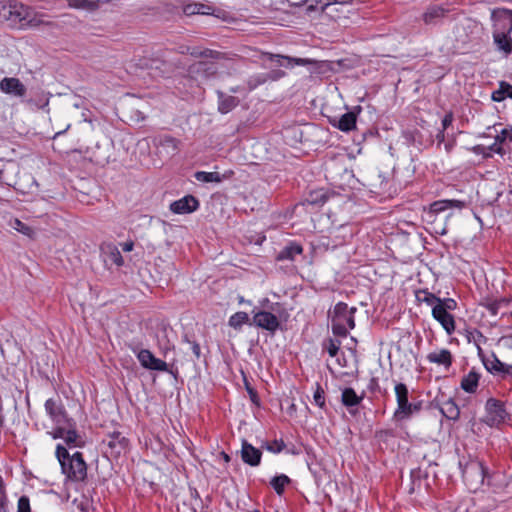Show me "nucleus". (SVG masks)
Returning a JSON list of instances; mask_svg holds the SVG:
<instances>
[{"label": "nucleus", "instance_id": "1", "mask_svg": "<svg viewBox=\"0 0 512 512\" xmlns=\"http://www.w3.org/2000/svg\"><path fill=\"white\" fill-rule=\"evenodd\" d=\"M464 201L460 200H438L424 209L423 219L431 225L434 233L444 235L447 233V220L453 216L452 209H462Z\"/></svg>", "mask_w": 512, "mask_h": 512}, {"label": "nucleus", "instance_id": "2", "mask_svg": "<svg viewBox=\"0 0 512 512\" xmlns=\"http://www.w3.org/2000/svg\"><path fill=\"white\" fill-rule=\"evenodd\" d=\"M55 454L67 479L73 482H83L86 479L87 465L81 452L70 455L62 444H58Z\"/></svg>", "mask_w": 512, "mask_h": 512}, {"label": "nucleus", "instance_id": "3", "mask_svg": "<svg viewBox=\"0 0 512 512\" xmlns=\"http://www.w3.org/2000/svg\"><path fill=\"white\" fill-rule=\"evenodd\" d=\"M494 21L493 40L498 49L506 54L512 53V39L508 36L512 32V10L498 9L493 11Z\"/></svg>", "mask_w": 512, "mask_h": 512}, {"label": "nucleus", "instance_id": "4", "mask_svg": "<svg viewBox=\"0 0 512 512\" xmlns=\"http://www.w3.org/2000/svg\"><path fill=\"white\" fill-rule=\"evenodd\" d=\"M356 308H349L344 302H339L334 307L332 317V331L335 335L345 337L349 329L355 326L354 313Z\"/></svg>", "mask_w": 512, "mask_h": 512}, {"label": "nucleus", "instance_id": "5", "mask_svg": "<svg viewBox=\"0 0 512 512\" xmlns=\"http://www.w3.org/2000/svg\"><path fill=\"white\" fill-rule=\"evenodd\" d=\"M395 396L397 408L394 411L393 418L397 421H402L410 418L414 413L421 410L422 403H411L408 400L409 391L404 383H397L395 385Z\"/></svg>", "mask_w": 512, "mask_h": 512}, {"label": "nucleus", "instance_id": "6", "mask_svg": "<svg viewBox=\"0 0 512 512\" xmlns=\"http://www.w3.org/2000/svg\"><path fill=\"white\" fill-rule=\"evenodd\" d=\"M30 16L31 13L28 7L11 0L2 22H6L12 28L22 29L31 23Z\"/></svg>", "mask_w": 512, "mask_h": 512}, {"label": "nucleus", "instance_id": "7", "mask_svg": "<svg viewBox=\"0 0 512 512\" xmlns=\"http://www.w3.org/2000/svg\"><path fill=\"white\" fill-rule=\"evenodd\" d=\"M45 412L51 422L54 424L53 429H58L67 424L70 426L73 418L69 417L65 406L60 398H49L44 404Z\"/></svg>", "mask_w": 512, "mask_h": 512}, {"label": "nucleus", "instance_id": "8", "mask_svg": "<svg viewBox=\"0 0 512 512\" xmlns=\"http://www.w3.org/2000/svg\"><path fill=\"white\" fill-rule=\"evenodd\" d=\"M138 65L144 69L156 70L162 76L169 75L178 67L175 62L166 59L165 52L143 57L139 59Z\"/></svg>", "mask_w": 512, "mask_h": 512}, {"label": "nucleus", "instance_id": "9", "mask_svg": "<svg viewBox=\"0 0 512 512\" xmlns=\"http://www.w3.org/2000/svg\"><path fill=\"white\" fill-rule=\"evenodd\" d=\"M486 418L484 422L490 427H498L509 417L505 404L495 398H489L485 404Z\"/></svg>", "mask_w": 512, "mask_h": 512}, {"label": "nucleus", "instance_id": "10", "mask_svg": "<svg viewBox=\"0 0 512 512\" xmlns=\"http://www.w3.org/2000/svg\"><path fill=\"white\" fill-rule=\"evenodd\" d=\"M53 439H63L68 447H80L82 445L81 437L76 430V422L71 421V425L67 424L59 427L58 429H52L47 432Z\"/></svg>", "mask_w": 512, "mask_h": 512}, {"label": "nucleus", "instance_id": "11", "mask_svg": "<svg viewBox=\"0 0 512 512\" xmlns=\"http://www.w3.org/2000/svg\"><path fill=\"white\" fill-rule=\"evenodd\" d=\"M0 91L10 97L20 99L23 103L27 95L26 86L16 77H4L0 81Z\"/></svg>", "mask_w": 512, "mask_h": 512}, {"label": "nucleus", "instance_id": "12", "mask_svg": "<svg viewBox=\"0 0 512 512\" xmlns=\"http://www.w3.org/2000/svg\"><path fill=\"white\" fill-rule=\"evenodd\" d=\"M137 359L140 364L149 370L169 372L173 374V371L169 369L168 364L163 360L156 358L153 353L148 349H141L137 353Z\"/></svg>", "mask_w": 512, "mask_h": 512}, {"label": "nucleus", "instance_id": "13", "mask_svg": "<svg viewBox=\"0 0 512 512\" xmlns=\"http://www.w3.org/2000/svg\"><path fill=\"white\" fill-rule=\"evenodd\" d=\"M253 324L261 329L274 334L280 327V321L276 315L268 311H258L253 315Z\"/></svg>", "mask_w": 512, "mask_h": 512}, {"label": "nucleus", "instance_id": "14", "mask_svg": "<svg viewBox=\"0 0 512 512\" xmlns=\"http://www.w3.org/2000/svg\"><path fill=\"white\" fill-rule=\"evenodd\" d=\"M362 110L361 106H356L353 111L343 114L340 118L330 119V124L343 132H350L356 128L357 114Z\"/></svg>", "mask_w": 512, "mask_h": 512}, {"label": "nucleus", "instance_id": "15", "mask_svg": "<svg viewBox=\"0 0 512 512\" xmlns=\"http://www.w3.org/2000/svg\"><path fill=\"white\" fill-rule=\"evenodd\" d=\"M483 364L488 372L498 375L501 378L512 376V364H506L500 361L495 354L491 358L483 359Z\"/></svg>", "mask_w": 512, "mask_h": 512}, {"label": "nucleus", "instance_id": "16", "mask_svg": "<svg viewBox=\"0 0 512 512\" xmlns=\"http://www.w3.org/2000/svg\"><path fill=\"white\" fill-rule=\"evenodd\" d=\"M199 200L193 195H186L170 204V210L175 214H189L199 208Z\"/></svg>", "mask_w": 512, "mask_h": 512}, {"label": "nucleus", "instance_id": "17", "mask_svg": "<svg viewBox=\"0 0 512 512\" xmlns=\"http://www.w3.org/2000/svg\"><path fill=\"white\" fill-rule=\"evenodd\" d=\"M433 318L438 321L448 335H451L455 331V320L452 314L445 309H442L440 305H434L432 309Z\"/></svg>", "mask_w": 512, "mask_h": 512}, {"label": "nucleus", "instance_id": "18", "mask_svg": "<svg viewBox=\"0 0 512 512\" xmlns=\"http://www.w3.org/2000/svg\"><path fill=\"white\" fill-rule=\"evenodd\" d=\"M103 444L107 445L110 453L113 455H120L128 447V439L120 432H113L108 434L107 438L103 440Z\"/></svg>", "mask_w": 512, "mask_h": 512}, {"label": "nucleus", "instance_id": "19", "mask_svg": "<svg viewBox=\"0 0 512 512\" xmlns=\"http://www.w3.org/2000/svg\"><path fill=\"white\" fill-rule=\"evenodd\" d=\"M262 452L255 448L246 440L242 441L241 458L242 461L250 466H258L261 462Z\"/></svg>", "mask_w": 512, "mask_h": 512}, {"label": "nucleus", "instance_id": "20", "mask_svg": "<svg viewBox=\"0 0 512 512\" xmlns=\"http://www.w3.org/2000/svg\"><path fill=\"white\" fill-rule=\"evenodd\" d=\"M485 473L486 467L480 461H472L462 470V476L465 480L474 477L480 484L484 482Z\"/></svg>", "mask_w": 512, "mask_h": 512}, {"label": "nucleus", "instance_id": "21", "mask_svg": "<svg viewBox=\"0 0 512 512\" xmlns=\"http://www.w3.org/2000/svg\"><path fill=\"white\" fill-rule=\"evenodd\" d=\"M189 73L194 77L209 78L216 74L217 67L214 63L198 61L189 67Z\"/></svg>", "mask_w": 512, "mask_h": 512}, {"label": "nucleus", "instance_id": "22", "mask_svg": "<svg viewBox=\"0 0 512 512\" xmlns=\"http://www.w3.org/2000/svg\"><path fill=\"white\" fill-rule=\"evenodd\" d=\"M426 359L430 363L443 366L446 370L452 366L453 362L452 353L448 349L432 351L426 356Z\"/></svg>", "mask_w": 512, "mask_h": 512}, {"label": "nucleus", "instance_id": "23", "mask_svg": "<svg viewBox=\"0 0 512 512\" xmlns=\"http://www.w3.org/2000/svg\"><path fill=\"white\" fill-rule=\"evenodd\" d=\"M448 13V10L440 5H431L429 6L424 14L422 15V19L425 24L431 25L438 23L441 19H443Z\"/></svg>", "mask_w": 512, "mask_h": 512}, {"label": "nucleus", "instance_id": "24", "mask_svg": "<svg viewBox=\"0 0 512 512\" xmlns=\"http://www.w3.org/2000/svg\"><path fill=\"white\" fill-rule=\"evenodd\" d=\"M218 97V111L222 114H227L233 110L238 104L239 99L232 95H227L224 92L217 90Z\"/></svg>", "mask_w": 512, "mask_h": 512}, {"label": "nucleus", "instance_id": "25", "mask_svg": "<svg viewBox=\"0 0 512 512\" xmlns=\"http://www.w3.org/2000/svg\"><path fill=\"white\" fill-rule=\"evenodd\" d=\"M364 396V392L358 395L353 388L347 387L342 390L341 403L347 408L358 406L364 399Z\"/></svg>", "mask_w": 512, "mask_h": 512}, {"label": "nucleus", "instance_id": "26", "mask_svg": "<svg viewBox=\"0 0 512 512\" xmlns=\"http://www.w3.org/2000/svg\"><path fill=\"white\" fill-rule=\"evenodd\" d=\"M270 60L277 63L279 66H284L287 68L293 67L294 65H307L311 63L309 59L304 58H292L289 56H282V55H273L270 54Z\"/></svg>", "mask_w": 512, "mask_h": 512}, {"label": "nucleus", "instance_id": "27", "mask_svg": "<svg viewBox=\"0 0 512 512\" xmlns=\"http://www.w3.org/2000/svg\"><path fill=\"white\" fill-rule=\"evenodd\" d=\"M480 374L472 369L461 380V388L467 393H474L477 390Z\"/></svg>", "mask_w": 512, "mask_h": 512}, {"label": "nucleus", "instance_id": "28", "mask_svg": "<svg viewBox=\"0 0 512 512\" xmlns=\"http://www.w3.org/2000/svg\"><path fill=\"white\" fill-rule=\"evenodd\" d=\"M183 12L187 16L196 14L210 15L214 12V8L202 3H188L184 5Z\"/></svg>", "mask_w": 512, "mask_h": 512}, {"label": "nucleus", "instance_id": "29", "mask_svg": "<svg viewBox=\"0 0 512 512\" xmlns=\"http://www.w3.org/2000/svg\"><path fill=\"white\" fill-rule=\"evenodd\" d=\"M440 411L444 417L449 420H458L460 416V409L452 398L444 401L440 406Z\"/></svg>", "mask_w": 512, "mask_h": 512}, {"label": "nucleus", "instance_id": "30", "mask_svg": "<svg viewBox=\"0 0 512 512\" xmlns=\"http://www.w3.org/2000/svg\"><path fill=\"white\" fill-rule=\"evenodd\" d=\"M507 97L512 99V85L501 81L499 88L492 92L491 98L495 102H501Z\"/></svg>", "mask_w": 512, "mask_h": 512}, {"label": "nucleus", "instance_id": "31", "mask_svg": "<svg viewBox=\"0 0 512 512\" xmlns=\"http://www.w3.org/2000/svg\"><path fill=\"white\" fill-rule=\"evenodd\" d=\"M291 483V479L285 475L280 474L277 476H274L270 480V485L274 489V491L277 493V495L281 496L284 493L285 487Z\"/></svg>", "mask_w": 512, "mask_h": 512}, {"label": "nucleus", "instance_id": "32", "mask_svg": "<svg viewBox=\"0 0 512 512\" xmlns=\"http://www.w3.org/2000/svg\"><path fill=\"white\" fill-rule=\"evenodd\" d=\"M416 300L420 303H426L433 308L437 305L439 297L428 291V289H421L415 293Z\"/></svg>", "mask_w": 512, "mask_h": 512}, {"label": "nucleus", "instance_id": "33", "mask_svg": "<svg viewBox=\"0 0 512 512\" xmlns=\"http://www.w3.org/2000/svg\"><path fill=\"white\" fill-rule=\"evenodd\" d=\"M498 126H501V124H495L492 127H488V130L494 129V131L496 132L495 141L498 142L500 145H503L504 148H506L507 146H509L510 143H512V137H510L509 133L505 128L498 130Z\"/></svg>", "mask_w": 512, "mask_h": 512}, {"label": "nucleus", "instance_id": "34", "mask_svg": "<svg viewBox=\"0 0 512 512\" xmlns=\"http://www.w3.org/2000/svg\"><path fill=\"white\" fill-rule=\"evenodd\" d=\"M249 316L246 312L239 311L230 316L228 324L234 329H241V327L248 323Z\"/></svg>", "mask_w": 512, "mask_h": 512}, {"label": "nucleus", "instance_id": "35", "mask_svg": "<svg viewBox=\"0 0 512 512\" xmlns=\"http://www.w3.org/2000/svg\"><path fill=\"white\" fill-rule=\"evenodd\" d=\"M195 179L200 182L210 183V182H221L222 176L218 172H205V171H197L194 175Z\"/></svg>", "mask_w": 512, "mask_h": 512}, {"label": "nucleus", "instance_id": "36", "mask_svg": "<svg viewBox=\"0 0 512 512\" xmlns=\"http://www.w3.org/2000/svg\"><path fill=\"white\" fill-rule=\"evenodd\" d=\"M24 103H26L30 107L44 109L49 104V97L45 93H41L36 97L25 99Z\"/></svg>", "mask_w": 512, "mask_h": 512}, {"label": "nucleus", "instance_id": "37", "mask_svg": "<svg viewBox=\"0 0 512 512\" xmlns=\"http://www.w3.org/2000/svg\"><path fill=\"white\" fill-rule=\"evenodd\" d=\"M507 304V300L504 298L496 300H487L482 305L489 311L492 316H496L499 313V309Z\"/></svg>", "mask_w": 512, "mask_h": 512}, {"label": "nucleus", "instance_id": "38", "mask_svg": "<svg viewBox=\"0 0 512 512\" xmlns=\"http://www.w3.org/2000/svg\"><path fill=\"white\" fill-rule=\"evenodd\" d=\"M328 200V195L323 190L311 191L307 197V202L313 205H322Z\"/></svg>", "mask_w": 512, "mask_h": 512}, {"label": "nucleus", "instance_id": "39", "mask_svg": "<svg viewBox=\"0 0 512 512\" xmlns=\"http://www.w3.org/2000/svg\"><path fill=\"white\" fill-rule=\"evenodd\" d=\"M303 252V247L296 241L289 242L278 256H295Z\"/></svg>", "mask_w": 512, "mask_h": 512}, {"label": "nucleus", "instance_id": "40", "mask_svg": "<svg viewBox=\"0 0 512 512\" xmlns=\"http://www.w3.org/2000/svg\"><path fill=\"white\" fill-rule=\"evenodd\" d=\"M313 402L320 409L326 410L325 391L318 382L316 383V388L313 394Z\"/></svg>", "mask_w": 512, "mask_h": 512}, {"label": "nucleus", "instance_id": "41", "mask_svg": "<svg viewBox=\"0 0 512 512\" xmlns=\"http://www.w3.org/2000/svg\"><path fill=\"white\" fill-rule=\"evenodd\" d=\"M309 245L312 248V253L314 255H318V254H323V253L329 252L328 239L327 238H320L317 241H311L309 243Z\"/></svg>", "mask_w": 512, "mask_h": 512}, {"label": "nucleus", "instance_id": "42", "mask_svg": "<svg viewBox=\"0 0 512 512\" xmlns=\"http://www.w3.org/2000/svg\"><path fill=\"white\" fill-rule=\"evenodd\" d=\"M100 250L102 256H121L119 247L112 242L103 243L100 246Z\"/></svg>", "mask_w": 512, "mask_h": 512}, {"label": "nucleus", "instance_id": "43", "mask_svg": "<svg viewBox=\"0 0 512 512\" xmlns=\"http://www.w3.org/2000/svg\"><path fill=\"white\" fill-rule=\"evenodd\" d=\"M261 447L272 453H280L284 450L286 445L284 441L280 439L272 442H264Z\"/></svg>", "mask_w": 512, "mask_h": 512}, {"label": "nucleus", "instance_id": "44", "mask_svg": "<svg viewBox=\"0 0 512 512\" xmlns=\"http://www.w3.org/2000/svg\"><path fill=\"white\" fill-rule=\"evenodd\" d=\"M340 345L339 340L329 338L324 342L323 347L331 357H335L340 349Z\"/></svg>", "mask_w": 512, "mask_h": 512}, {"label": "nucleus", "instance_id": "45", "mask_svg": "<svg viewBox=\"0 0 512 512\" xmlns=\"http://www.w3.org/2000/svg\"><path fill=\"white\" fill-rule=\"evenodd\" d=\"M267 80H268V76L266 74L254 75V76L250 77L249 80L247 81L248 89L250 91H252L255 88H257L259 85L264 84Z\"/></svg>", "mask_w": 512, "mask_h": 512}, {"label": "nucleus", "instance_id": "46", "mask_svg": "<svg viewBox=\"0 0 512 512\" xmlns=\"http://www.w3.org/2000/svg\"><path fill=\"white\" fill-rule=\"evenodd\" d=\"M13 228L15 230H17L18 232H20V233H22L24 235H27L29 237H31L32 234L34 233L33 229L30 226H28L27 224L21 222L18 219L14 220Z\"/></svg>", "mask_w": 512, "mask_h": 512}, {"label": "nucleus", "instance_id": "47", "mask_svg": "<svg viewBox=\"0 0 512 512\" xmlns=\"http://www.w3.org/2000/svg\"><path fill=\"white\" fill-rule=\"evenodd\" d=\"M437 305H440L445 311H453L457 308V302L452 298H439Z\"/></svg>", "mask_w": 512, "mask_h": 512}, {"label": "nucleus", "instance_id": "48", "mask_svg": "<svg viewBox=\"0 0 512 512\" xmlns=\"http://www.w3.org/2000/svg\"><path fill=\"white\" fill-rule=\"evenodd\" d=\"M160 145L162 147L170 148L172 150V152H176L178 150V140H176L175 138H173L171 136H164L160 140Z\"/></svg>", "mask_w": 512, "mask_h": 512}, {"label": "nucleus", "instance_id": "49", "mask_svg": "<svg viewBox=\"0 0 512 512\" xmlns=\"http://www.w3.org/2000/svg\"><path fill=\"white\" fill-rule=\"evenodd\" d=\"M17 512H31L30 499L23 495L18 499Z\"/></svg>", "mask_w": 512, "mask_h": 512}, {"label": "nucleus", "instance_id": "50", "mask_svg": "<svg viewBox=\"0 0 512 512\" xmlns=\"http://www.w3.org/2000/svg\"><path fill=\"white\" fill-rule=\"evenodd\" d=\"M395 436L396 434L393 429H382L376 431V438L383 442H387L389 439L394 438Z\"/></svg>", "mask_w": 512, "mask_h": 512}, {"label": "nucleus", "instance_id": "51", "mask_svg": "<svg viewBox=\"0 0 512 512\" xmlns=\"http://www.w3.org/2000/svg\"><path fill=\"white\" fill-rule=\"evenodd\" d=\"M487 153H496L500 156H504L507 153V149L504 148L503 145H500L498 142L494 141L493 144L486 146Z\"/></svg>", "mask_w": 512, "mask_h": 512}, {"label": "nucleus", "instance_id": "52", "mask_svg": "<svg viewBox=\"0 0 512 512\" xmlns=\"http://www.w3.org/2000/svg\"><path fill=\"white\" fill-rule=\"evenodd\" d=\"M184 341L190 345V348H191L192 353L194 354L195 358L199 359L201 356L200 345L195 341L189 340L187 336L184 337Z\"/></svg>", "mask_w": 512, "mask_h": 512}, {"label": "nucleus", "instance_id": "53", "mask_svg": "<svg viewBox=\"0 0 512 512\" xmlns=\"http://www.w3.org/2000/svg\"><path fill=\"white\" fill-rule=\"evenodd\" d=\"M471 150L477 155H483L484 157H490L491 154L486 152V146L484 145H476L471 148Z\"/></svg>", "mask_w": 512, "mask_h": 512}, {"label": "nucleus", "instance_id": "54", "mask_svg": "<svg viewBox=\"0 0 512 512\" xmlns=\"http://www.w3.org/2000/svg\"><path fill=\"white\" fill-rule=\"evenodd\" d=\"M246 390L250 396L252 402L257 403L258 395L254 388H252L247 381H245Z\"/></svg>", "mask_w": 512, "mask_h": 512}, {"label": "nucleus", "instance_id": "55", "mask_svg": "<svg viewBox=\"0 0 512 512\" xmlns=\"http://www.w3.org/2000/svg\"><path fill=\"white\" fill-rule=\"evenodd\" d=\"M10 1L11 0H0V22L3 21L2 18H5V13L7 12Z\"/></svg>", "mask_w": 512, "mask_h": 512}, {"label": "nucleus", "instance_id": "56", "mask_svg": "<svg viewBox=\"0 0 512 512\" xmlns=\"http://www.w3.org/2000/svg\"><path fill=\"white\" fill-rule=\"evenodd\" d=\"M453 122V114L451 112L447 113L442 119V130H446Z\"/></svg>", "mask_w": 512, "mask_h": 512}, {"label": "nucleus", "instance_id": "57", "mask_svg": "<svg viewBox=\"0 0 512 512\" xmlns=\"http://www.w3.org/2000/svg\"><path fill=\"white\" fill-rule=\"evenodd\" d=\"M199 55L201 57H205V58H218L220 53L217 51H214V50L206 49V50L200 52Z\"/></svg>", "mask_w": 512, "mask_h": 512}, {"label": "nucleus", "instance_id": "58", "mask_svg": "<svg viewBox=\"0 0 512 512\" xmlns=\"http://www.w3.org/2000/svg\"><path fill=\"white\" fill-rule=\"evenodd\" d=\"M266 75L268 76V79H270V80H278L279 78H281L285 75V72L282 70H273Z\"/></svg>", "mask_w": 512, "mask_h": 512}, {"label": "nucleus", "instance_id": "59", "mask_svg": "<svg viewBox=\"0 0 512 512\" xmlns=\"http://www.w3.org/2000/svg\"><path fill=\"white\" fill-rule=\"evenodd\" d=\"M121 249L123 252H131L134 247V243L132 241H127L124 243H120Z\"/></svg>", "mask_w": 512, "mask_h": 512}, {"label": "nucleus", "instance_id": "60", "mask_svg": "<svg viewBox=\"0 0 512 512\" xmlns=\"http://www.w3.org/2000/svg\"><path fill=\"white\" fill-rule=\"evenodd\" d=\"M333 4H337V0H326V2L321 7V12H325L326 9Z\"/></svg>", "mask_w": 512, "mask_h": 512}, {"label": "nucleus", "instance_id": "61", "mask_svg": "<svg viewBox=\"0 0 512 512\" xmlns=\"http://www.w3.org/2000/svg\"><path fill=\"white\" fill-rule=\"evenodd\" d=\"M444 131H445V130H441V131L437 134V136H436V139L438 140V142H439V143L444 142V140H445V134H444Z\"/></svg>", "mask_w": 512, "mask_h": 512}, {"label": "nucleus", "instance_id": "62", "mask_svg": "<svg viewBox=\"0 0 512 512\" xmlns=\"http://www.w3.org/2000/svg\"><path fill=\"white\" fill-rule=\"evenodd\" d=\"M113 260V263L120 267L124 264V258H111Z\"/></svg>", "mask_w": 512, "mask_h": 512}, {"label": "nucleus", "instance_id": "63", "mask_svg": "<svg viewBox=\"0 0 512 512\" xmlns=\"http://www.w3.org/2000/svg\"><path fill=\"white\" fill-rule=\"evenodd\" d=\"M70 126H71V125H70V124H68L64 130H61V131L56 132L53 138H56L57 136H59V135H61V134L65 133V132L70 128Z\"/></svg>", "mask_w": 512, "mask_h": 512}, {"label": "nucleus", "instance_id": "64", "mask_svg": "<svg viewBox=\"0 0 512 512\" xmlns=\"http://www.w3.org/2000/svg\"><path fill=\"white\" fill-rule=\"evenodd\" d=\"M453 145H454V143H453V142H448V143H446V144H445V150H446L447 152H450V151L452 150V148H453Z\"/></svg>", "mask_w": 512, "mask_h": 512}]
</instances>
